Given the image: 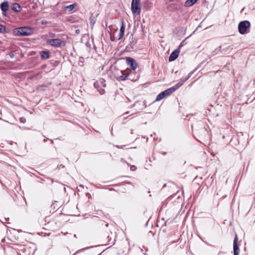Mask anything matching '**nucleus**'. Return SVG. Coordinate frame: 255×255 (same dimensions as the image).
Here are the masks:
<instances>
[{"mask_svg": "<svg viewBox=\"0 0 255 255\" xmlns=\"http://www.w3.org/2000/svg\"><path fill=\"white\" fill-rule=\"evenodd\" d=\"M238 236L236 234L233 243L234 255H239L240 249L238 245Z\"/></svg>", "mask_w": 255, "mask_h": 255, "instance_id": "1a4fd4ad", "label": "nucleus"}, {"mask_svg": "<svg viewBox=\"0 0 255 255\" xmlns=\"http://www.w3.org/2000/svg\"><path fill=\"white\" fill-rule=\"evenodd\" d=\"M47 140V139H45L44 140V141H46Z\"/></svg>", "mask_w": 255, "mask_h": 255, "instance_id": "cd10ccee", "label": "nucleus"}, {"mask_svg": "<svg viewBox=\"0 0 255 255\" xmlns=\"http://www.w3.org/2000/svg\"><path fill=\"white\" fill-rule=\"evenodd\" d=\"M5 32V28L4 26L2 24H0V33H4Z\"/></svg>", "mask_w": 255, "mask_h": 255, "instance_id": "6ab92c4d", "label": "nucleus"}, {"mask_svg": "<svg viewBox=\"0 0 255 255\" xmlns=\"http://www.w3.org/2000/svg\"><path fill=\"white\" fill-rule=\"evenodd\" d=\"M94 86L101 95L105 93V90L103 88L106 86V84L105 83V80L104 79L101 78L95 82Z\"/></svg>", "mask_w": 255, "mask_h": 255, "instance_id": "7ed1b4c3", "label": "nucleus"}, {"mask_svg": "<svg viewBox=\"0 0 255 255\" xmlns=\"http://www.w3.org/2000/svg\"><path fill=\"white\" fill-rule=\"evenodd\" d=\"M47 44L51 46L59 47L61 46L62 41L60 39H49L47 40Z\"/></svg>", "mask_w": 255, "mask_h": 255, "instance_id": "423d86ee", "label": "nucleus"}, {"mask_svg": "<svg viewBox=\"0 0 255 255\" xmlns=\"http://www.w3.org/2000/svg\"><path fill=\"white\" fill-rule=\"evenodd\" d=\"M84 58L82 57H80L79 58V61H78V64L79 66L82 67L84 66Z\"/></svg>", "mask_w": 255, "mask_h": 255, "instance_id": "a211bd4d", "label": "nucleus"}, {"mask_svg": "<svg viewBox=\"0 0 255 255\" xmlns=\"http://www.w3.org/2000/svg\"><path fill=\"white\" fill-rule=\"evenodd\" d=\"M142 248L145 249V252L143 253V254L145 255L146 252L147 251V249H146L144 246H142Z\"/></svg>", "mask_w": 255, "mask_h": 255, "instance_id": "5701e85b", "label": "nucleus"}, {"mask_svg": "<svg viewBox=\"0 0 255 255\" xmlns=\"http://www.w3.org/2000/svg\"><path fill=\"white\" fill-rule=\"evenodd\" d=\"M9 8V5L7 1H5L1 3V9L2 11V13L4 14V13L6 12Z\"/></svg>", "mask_w": 255, "mask_h": 255, "instance_id": "9b49d317", "label": "nucleus"}, {"mask_svg": "<svg viewBox=\"0 0 255 255\" xmlns=\"http://www.w3.org/2000/svg\"><path fill=\"white\" fill-rule=\"evenodd\" d=\"M126 59L127 65L129 66L131 70H134L137 68V63L133 58L127 57Z\"/></svg>", "mask_w": 255, "mask_h": 255, "instance_id": "0eeeda50", "label": "nucleus"}, {"mask_svg": "<svg viewBox=\"0 0 255 255\" xmlns=\"http://www.w3.org/2000/svg\"><path fill=\"white\" fill-rule=\"evenodd\" d=\"M81 251V250H80V251H79L77 252L76 253H75L74 254V255H75L76 254H77V253H78L79 252H80V251Z\"/></svg>", "mask_w": 255, "mask_h": 255, "instance_id": "a878e982", "label": "nucleus"}, {"mask_svg": "<svg viewBox=\"0 0 255 255\" xmlns=\"http://www.w3.org/2000/svg\"><path fill=\"white\" fill-rule=\"evenodd\" d=\"M192 74V72L189 73L187 77L180 79L179 81L174 86L171 87V88L175 89V91L177 89L180 87L184 83V82L188 80V79L191 76Z\"/></svg>", "mask_w": 255, "mask_h": 255, "instance_id": "6e6552de", "label": "nucleus"}, {"mask_svg": "<svg viewBox=\"0 0 255 255\" xmlns=\"http://www.w3.org/2000/svg\"><path fill=\"white\" fill-rule=\"evenodd\" d=\"M197 0H187L185 2L186 6H190L196 2Z\"/></svg>", "mask_w": 255, "mask_h": 255, "instance_id": "f3484780", "label": "nucleus"}, {"mask_svg": "<svg viewBox=\"0 0 255 255\" xmlns=\"http://www.w3.org/2000/svg\"><path fill=\"white\" fill-rule=\"evenodd\" d=\"M76 32L77 33H79L80 32V30L79 29H77V30H76Z\"/></svg>", "mask_w": 255, "mask_h": 255, "instance_id": "393cba45", "label": "nucleus"}, {"mask_svg": "<svg viewBox=\"0 0 255 255\" xmlns=\"http://www.w3.org/2000/svg\"><path fill=\"white\" fill-rule=\"evenodd\" d=\"M121 75L119 76L118 77V79L121 81H124L126 80L128 77V74L127 73H124L123 71H121Z\"/></svg>", "mask_w": 255, "mask_h": 255, "instance_id": "dca6fc26", "label": "nucleus"}, {"mask_svg": "<svg viewBox=\"0 0 255 255\" xmlns=\"http://www.w3.org/2000/svg\"><path fill=\"white\" fill-rule=\"evenodd\" d=\"M125 27L124 24V22H122L121 26V28H120V32L119 33V37L118 38V40H120L123 38V37L124 35V33H125Z\"/></svg>", "mask_w": 255, "mask_h": 255, "instance_id": "f8f14e48", "label": "nucleus"}, {"mask_svg": "<svg viewBox=\"0 0 255 255\" xmlns=\"http://www.w3.org/2000/svg\"><path fill=\"white\" fill-rule=\"evenodd\" d=\"M251 23L248 20L241 21L238 25V30L240 33L245 34L249 32Z\"/></svg>", "mask_w": 255, "mask_h": 255, "instance_id": "f03ea898", "label": "nucleus"}, {"mask_svg": "<svg viewBox=\"0 0 255 255\" xmlns=\"http://www.w3.org/2000/svg\"><path fill=\"white\" fill-rule=\"evenodd\" d=\"M135 168V166H134V165H132V166L130 167L131 170H133Z\"/></svg>", "mask_w": 255, "mask_h": 255, "instance_id": "b1692460", "label": "nucleus"}, {"mask_svg": "<svg viewBox=\"0 0 255 255\" xmlns=\"http://www.w3.org/2000/svg\"><path fill=\"white\" fill-rule=\"evenodd\" d=\"M121 160L123 161V162H124L125 161L123 159H122Z\"/></svg>", "mask_w": 255, "mask_h": 255, "instance_id": "c85d7f7f", "label": "nucleus"}, {"mask_svg": "<svg viewBox=\"0 0 255 255\" xmlns=\"http://www.w3.org/2000/svg\"><path fill=\"white\" fill-rule=\"evenodd\" d=\"M179 53V50L176 49L173 51L170 54L169 57V61H172L175 60L178 56Z\"/></svg>", "mask_w": 255, "mask_h": 255, "instance_id": "9d476101", "label": "nucleus"}, {"mask_svg": "<svg viewBox=\"0 0 255 255\" xmlns=\"http://www.w3.org/2000/svg\"><path fill=\"white\" fill-rule=\"evenodd\" d=\"M19 122L21 123H25L26 122V119L24 118L21 117L19 118Z\"/></svg>", "mask_w": 255, "mask_h": 255, "instance_id": "aec40b11", "label": "nucleus"}, {"mask_svg": "<svg viewBox=\"0 0 255 255\" xmlns=\"http://www.w3.org/2000/svg\"><path fill=\"white\" fill-rule=\"evenodd\" d=\"M170 1H173L174 0H170Z\"/></svg>", "mask_w": 255, "mask_h": 255, "instance_id": "7c9ffc66", "label": "nucleus"}, {"mask_svg": "<svg viewBox=\"0 0 255 255\" xmlns=\"http://www.w3.org/2000/svg\"><path fill=\"white\" fill-rule=\"evenodd\" d=\"M174 92H175V89L171 88H169L166 89V90H164V91L159 93L157 96L154 102H158V101L161 100L163 98H164L167 96H169L170 94L173 93Z\"/></svg>", "mask_w": 255, "mask_h": 255, "instance_id": "20e7f679", "label": "nucleus"}, {"mask_svg": "<svg viewBox=\"0 0 255 255\" xmlns=\"http://www.w3.org/2000/svg\"><path fill=\"white\" fill-rule=\"evenodd\" d=\"M12 9L16 12H19L21 10V8L20 4L18 3H14L12 4Z\"/></svg>", "mask_w": 255, "mask_h": 255, "instance_id": "ddd939ff", "label": "nucleus"}, {"mask_svg": "<svg viewBox=\"0 0 255 255\" xmlns=\"http://www.w3.org/2000/svg\"><path fill=\"white\" fill-rule=\"evenodd\" d=\"M40 55L42 59H47L49 58V52L46 51H42L40 53Z\"/></svg>", "mask_w": 255, "mask_h": 255, "instance_id": "2eb2a0df", "label": "nucleus"}, {"mask_svg": "<svg viewBox=\"0 0 255 255\" xmlns=\"http://www.w3.org/2000/svg\"><path fill=\"white\" fill-rule=\"evenodd\" d=\"M128 113H129L128 112H127L126 113V114H128Z\"/></svg>", "mask_w": 255, "mask_h": 255, "instance_id": "c756f323", "label": "nucleus"}, {"mask_svg": "<svg viewBox=\"0 0 255 255\" xmlns=\"http://www.w3.org/2000/svg\"><path fill=\"white\" fill-rule=\"evenodd\" d=\"M162 154H163V155H165L166 154V152H163Z\"/></svg>", "mask_w": 255, "mask_h": 255, "instance_id": "bb28decb", "label": "nucleus"}, {"mask_svg": "<svg viewBox=\"0 0 255 255\" xmlns=\"http://www.w3.org/2000/svg\"><path fill=\"white\" fill-rule=\"evenodd\" d=\"M126 145H116V147L119 149H125Z\"/></svg>", "mask_w": 255, "mask_h": 255, "instance_id": "412c9836", "label": "nucleus"}, {"mask_svg": "<svg viewBox=\"0 0 255 255\" xmlns=\"http://www.w3.org/2000/svg\"><path fill=\"white\" fill-rule=\"evenodd\" d=\"M184 41L185 40H183L182 41L181 43L180 44V45H179L178 46V49H180L181 48L183 45H184Z\"/></svg>", "mask_w": 255, "mask_h": 255, "instance_id": "4be33fe9", "label": "nucleus"}, {"mask_svg": "<svg viewBox=\"0 0 255 255\" xmlns=\"http://www.w3.org/2000/svg\"><path fill=\"white\" fill-rule=\"evenodd\" d=\"M77 3H74L72 4H70L69 5L66 6L64 8V10L65 11H68L69 12H71L72 10H73L75 7L77 6Z\"/></svg>", "mask_w": 255, "mask_h": 255, "instance_id": "4468645a", "label": "nucleus"}, {"mask_svg": "<svg viewBox=\"0 0 255 255\" xmlns=\"http://www.w3.org/2000/svg\"><path fill=\"white\" fill-rule=\"evenodd\" d=\"M32 33V29L28 27H19L13 30V33L17 36H28L31 35Z\"/></svg>", "mask_w": 255, "mask_h": 255, "instance_id": "f257e3e1", "label": "nucleus"}, {"mask_svg": "<svg viewBox=\"0 0 255 255\" xmlns=\"http://www.w3.org/2000/svg\"><path fill=\"white\" fill-rule=\"evenodd\" d=\"M131 8L133 13L139 14L141 11L140 0H132Z\"/></svg>", "mask_w": 255, "mask_h": 255, "instance_id": "39448f33", "label": "nucleus"}]
</instances>
